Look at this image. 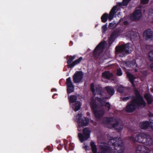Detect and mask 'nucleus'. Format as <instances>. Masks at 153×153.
<instances>
[{
	"label": "nucleus",
	"mask_w": 153,
	"mask_h": 153,
	"mask_svg": "<svg viewBox=\"0 0 153 153\" xmlns=\"http://www.w3.org/2000/svg\"><path fill=\"white\" fill-rule=\"evenodd\" d=\"M134 94L135 97L127 104L125 108V111L128 113H133L137 108H144L146 106V103L139 91L135 90Z\"/></svg>",
	"instance_id": "obj_1"
},
{
	"label": "nucleus",
	"mask_w": 153,
	"mask_h": 153,
	"mask_svg": "<svg viewBox=\"0 0 153 153\" xmlns=\"http://www.w3.org/2000/svg\"><path fill=\"white\" fill-rule=\"evenodd\" d=\"M102 123L107 128H114L115 130L118 132L121 131L123 128V125L112 117H105L101 120Z\"/></svg>",
	"instance_id": "obj_2"
},
{
	"label": "nucleus",
	"mask_w": 153,
	"mask_h": 153,
	"mask_svg": "<svg viewBox=\"0 0 153 153\" xmlns=\"http://www.w3.org/2000/svg\"><path fill=\"white\" fill-rule=\"evenodd\" d=\"M130 139L133 142H138L143 143H146V144L149 146H151L152 143V140L149 134H137L134 136L132 135Z\"/></svg>",
	"instance_id": "obj_3"
},
{
	"label": "nucleus",
	"mask_w": 153,
	"mask_h": 153,
	"mask_svg": "<svg viewBox=\"0 0 153 153\" xmlns=\"http://www.w3.org/2000/svg\"><path fill=\"white\" fill-rule=\"evenodd\" d=\"M132 50V48L129 43L117 46L115 49L116 51L119 54V56L122 57L130 53Z\"/></svg>",
	"instance_id": "obj_4"
},
{
	"label": "nucleus",
	"mask_w": 153,
	"mask_h": 153,
	"mask_svg": "<svg viewBox=\"0 0 153 153\" xmlns=\"http://www.w3.org/2000/svg\"><path fill=\"white\" fill-rule=\"evenodd\" d=\"M90 105L95 118L98 120L100 119L104 115L105 112L102 110H98V105L93 97H92L91 99Z\"/></svg>",
	"instance_id": "obj_5"
},
{
	"label": "nucleus",
	"mask_w": 153,
	"mask_h": 153,
	"mask_svg": "<svg viewBox=\"0 0 153 153\" xmlns=\"http://www.w3.org/2000/svg\"><path fill=\"white\" fill-rule=\"evenodd\" d=\"M117 6H114L111 10L109 14L107 13H104L101 17L102 22L103 23H105L107 21L108 19L109 21L112 20L117 12Z\"/></svg>",
	"instance_id": "obj_6"
},
{
	"label": "nucleus",
	"mask_w": 153,
	"mask_h": 153,
	"mask_svg": "<svg viewBox=\"0 0 153 153\" xmlns=\"http://www.w3.org/2000/svg\"><path fill=\"white\" fill-rule=\"evenodd\" d=\"M76 122L79 127L86 126L89 122V119L87 117H84V119L82 118V113H79L76 117Z\"/></svg>",
	"instance_id": "obj_7"
},
{
	"label": "nucleus",
	"mask_w": 153,
	"mask_h": 153,
	"mask_svg": "<svg viewBox=\"0 0 153 153\" xmlns=\"http://www.w3.org/2000/svg\"><path fill=\"white\" fill-rule=\"evenodd\" d=\"M106 43L105 41L100 42L96 47L93 53V56L95 59L98 58L100 55V50L104 48Z\"/></svg>",
	"instance_id": "obj_8"
},
{
	"label": "nucleus",
	"mask_w": 153,
	"mask_h": 153,
	"mask_svg": "<svg viewBox=\"0 0 153 153\" xmlns=\"http://www.w3.org/2000/svg\"><path fill=\"white\" fill-rule=\"evenodd\" d=\"M66 85L67 86V91L68 94H70L74 91V86L71 81V77H68L66 79Z\"/></svg>",
	"instance_id": "obj_9"
},
{
	"label": "nucleus",
	"mask_w": 153,
	"mask_h": 153,
	"mask_svg": "<svg viewBox=\"0 0 153 153\" xmlns=\"http://www.w3.org/2000/svg\"><path fill=\"white\" fill-rule=\"evenodd\" d=\"M83 74L82 71H77L74 74L73 80L74 83H79L82 80Z\"/></svg>",
	"instance_id": "obj_10"
},
{
	"label": "nucleus",
	"mask_w": 153,
	"mask_h": 153,
	"mask_svg": "<svg viewBox=\"0 0 153 153\" xmlns=\"http://www.w3.org/2000/svg\"><path fill=\"white\" fill-rule=\"evenodd\" d=\"M143 38L148 40L150 39L153 41V31L150 29L145 30L143 33Z\"/></svg>",
	"instance_id": "obj_11"
},
{
	"label": "nucleus",
	"mask_w": 153,
	"mask_h": 153,
	"mask_svg": "<svg viewBox=\"0 0 153 153\" xmlns=\"http://www.w3.org/2000/svg\"><path fill=\"white\" fill-rule=\"evenodd\" d=\"M141 16V10L140 9H136L131 16L132 20L134 21L139 20Z\"/></svg>",
	"instance_id": "obj_12"
},
{
	"label": "nucleus",
	"mask_w": 153,
	"mask_h": 153,
	"mask_svg": "<svg viewBox=\"0 0 153 153\" xmlns=\"http://www.w3.org/2000/svg\"><path fill=\"white\" fill-rule=\"evenodd\" d=\"M150 150L148 148L143 145H139L136 148V153H149Z\"/></svg>",
	"instance_id": "obj_13"
},
{
	"label": "nucleus",
	"mask_w": 153,
	"mask_h": 153,
	"mask_svg": "<svg viewBox=\"0 0 153 153\" xmlns=\"http://www.w3.org/2000/svg\"><path fill=\"white\" fill-rule=\"evenodd\" d=\"M141 128L143 129H146L150 126V123L148 121H143L140 122L139 124Z\"/></svg>",
	"instance_id": "obj_14"
},
{
	"label": "nucleus",
	"mask_w": 153,
	"mask_h": 153,
	"mask_svg": "<svg viewBox=\"0 0 153 153\" xmlns=\"http://www.w3.org/2000/svg\"><path fill=\"white\" fill-rule=\"evenodd\" d=\"M126 64L128 67L132 68H135L137 66L136 61L134 60H133L131 61L127 62H126Z\"/></svg>",
	"instance_id": "obj_15"
},
{
	"label": "nucleus",
	"mask_w": 153,
	"mask_h": 153,
	"mask_svg": "<svg viewBox=\"0 0 153 153\" xmlns=\"http://www.w3.org/2000/svg\"><path fill=\"white\" fill-rule=\"evenodd\" d=\"M82 59V57H80L78 59L76 60L73 62L71 64L68 66V68H71L74 66L75 65L79 64Z\"/></svg>",
	"instance_id": "obj_16"
},
{
	"label": "nucleus",
	"mask_w": 153,
	"mask_h": 153,
	"mask_svg": "<svg viewBox=\"0 0 153 153\" xmlns=\"http://www.w3.org/2000/svg\"><path fill=\"white\" fill-rule=\"evenodd\" d=\"M144 97L147 101V103L149 105L151 104L153 101V100L150 95L148 93H146L145 94Z\"/></svg>",
	"instance_id": "obj_17"
},
{
	"label": "nucleus",
	"mask_w": 153,
	"mask_h": 153,
	"mask_svg": "<svg viewBox=\"0 0 153 153\" xmlns=\"http://www.w3.org/2000/svg\"><path fill=\"white\" fill-rule=\"evenodd\" d=\"M105 89L107 93L111 96H112L114 93V89L113 87L109 86H106Z\"/></svg>",
	"instance_id": "obj_18"
},
{
	"label": "nucleus",
	"mask_w": 153,
	"mask_h": 153,
	"mask_svg": "<svg viewBox=\"0 0 153 153\" xmlns=\"http://www.w3.org/2000/svg\"><path fill=\"white\" fill-rule=\"evenodd\" d=\"M78 137L80 142H82L90 137V134H79Z\"/></svg>",
	"instance_id": "obj_19"
},
{
	"label": "nucleus",
	"mask_w": 153,
	"mask_h": 153,
	"mask_svg": "<svg viewBox=\"0 0 153 153\" xmlns=\"http://www.w3.org/2000/svg\"><path fill=\"white\" fill-rule=\"evenodd\" d=\"M113 74L109 71H106L102 73V76L106 79H110Z\"/></svg>",
	"instance_id": "obj_20"
},
{
	"label": "nucleus",
	"mask_w": 153,
	"mask_h": 153,
	"mask_svg": "<svg viewBox=\"0 0 153 153\" xmlns=\"http://www.w3.org/2000/svg\"><path fill=\"white\" fill-rule=\"evenodd\" d=\"M81 107V102L79 101H77L73 104V108L75 111H78Z\"/></svg>",
	"instance_id": "obj_21"
},
{
	"label": "nucleus",
	"mask_w": 153,
	"mask_h": 153,
	"mask_svg": "<svg viewBox=\"0 0 153 153\" xmlns=\"http://www.w3.org/2000/svg\"><path fill=\"white\" fill-rule=\"evenodd\" d=\"M70 103H76L77 100V97L75 95H71L68 98Z\"/></svg>",
	"instance_id": "obj_22"
},
{
	"label": "nucleus",
	"mask_w": 153,
	"mask_h": 153,
	"mask_svg": "<svg viewBox=\"0 0 153 153\" xmlns=\"http://www.w3.org/2000/svg\"><path fill=\"white\" fill-rule=\"evenodd\" d=\"M116 37L112 32L108 39V43L109 45H111L112 42L114 41Z\"/></svg>",
	"instance_id": "obj_23"
},
{
	"label": "nucleus",
	"mask_w": 153,
	"mask_h": 153,
	"mask_svg": "<svg viewBox=\"0 0 153 153\" xmlns=\"http://www.w3.org/2000/svg\"><path fill=\"white\" fill-rule=\"evenodd\" d=\"M127 76L128 77L130 82L133 85H134V80L135 79L134 76L131 74L128 73L127 74Z\"/></svg>",
	"instance_id": "obj_24"
},
{
	"label": "nucleus",
	"mask_w": 153,
	"mask_h": 153,
	"mask_svg": "<svg viewBox=\"0 0 153 153\" xmlns=\"http://www.w3.org/2000/svg\"><path fill=\"white\" fill-rule=\"evenodd\" d=\"M92 150L93 153H97V149L96 146L94 142L92 141L90 143Z\"/></svg>",
	"instance_id": "obj_25"
},
{
	"label": "nucleus",
	"mask_w": 153,
	"mask_h": 153,
	"mask_svg": "<svg viewBox=\"0 0 153 153\" xmlns=\"http://www.w3.org/2000/svg\"><path fill=\"white\" fill-rule=\"evenodd\" d=\"M76 57V56L75 55H74L73 56H69V58L68 59V61L67 62V63L68 64V66L69 65L71 64L72 63L71 62L72 61L75 59V57Z\"/></svg>",
	"instance_id": "obj_26"
},
{
	"label": "nucleus",
	"mask_w": 153,
	"mask_h": 153,
	"mask_svg": "<svg viewBox=\"0 0 153 153\" xmlns=\"http://www.w3.org/2000/svg\"><path fill=\"white\" fill-rule=\"evenodd\" d=\"M136 34V33L134 32L132 30L129 31L127 33V35L128 36L131 38H133Z\"/></svg>",
	"instance_id": "obj_27"
},
{
	"label": "nucleus",
	"mask_w": 153,
	"mask_h": 153,
	"mask_svg": "<svg viewBox=\"0 0 153 153\" xmlns=\"http://www.w3.org/2000/svg\"><path fill=\"white\" fill-rule=\"evenodd\" d=\"M96 92L98 95H102V88L99 86V85L97 86L96 87Z\"/></svg>",
	"instance_id": "obj_28"
},
{
	"label": "nucleus",
	"mask_w": 153,
	"mask_h": 153,
	"mask_svg": "<svg viewBox=\"0 0 153 153\" xmlns=\"http://www.w3.org/2000/svg\"><path fill=\"white\" fill-rule=\"evenodd\" d=\"M105 98L107 99V97H105V98L103 97L102 98H101L99 97H96V99L97 101L101 104L105 102Z\"/></svg>",
	"instance_id": "obj_29"
},
{
	"label": "nucleus",
	"mask_w": 153,
	"mask_h": 153,
	"mask_svg": "<svg viewBox=\"0 0 153 153\" xmlns=\"http://www.w3.org/2000/svg\"><path fill=\"white\" fill-rule=\"evenodd\" d=\"M116 26V23L114 22H113L109 24L108 27L110 28L113 29L115 28Z\"/></svg>",
	"instance_id": "obj_30"
},
{
	"label": "nucleus",
	"mask_w": 153,
	"mask_h": 153,
	"mask_svg": "<svg viewBox=\"0 0 153 153\" xmlns=\"http://www.w3.org/2000/svg\"><path fill=\"white\" fill-rule=\"evenodd\" d=\"M83 134H90L91 132L90 130L87 128H86L84 129L83 131Z\"/></svg>",
	"instance_id": "obj_31"
},
{
	"label": "nucleus",
	"mask_w": 153,
	"mask_h": 153,
	"mask_svg": "<svg viewBox=\"0 0 153 153\" xmlns=\"http://www.w3.org/2000/svg\"><path fill=\"white\" fill-rule=\"evenodd\" d=\"M90 90L91 91L93 94L95 93V90L94 89V85L93 83H92L91 84Z\"/></svg>",
	"instance_id": "obj_32"
},
{
	"label": "nucleus",
	"mask_w": 153,
	"mask_h": 153,
	"mask_svg": "<svg viewBox=\"0 0 153 153\" xmlns=\"http://www.w3.org/2000/svg\"><path fill=\"white\" fill-rule=\"evenodd\" d=\"M149 59L151 61H153V51H150L149 55Z\"/></svg>",
	"instance_id": "obj_33"
},
{
	"label": "nucleus",
	"mask_w": 153,
	"mask_h": 153,
	"mask_svg": "<svg viewBox=\"0 0 153 153\" xmlns=\"http://www.w3.org/2000/svg\"><path fill=\"white\" fill-rule=\"evenodd\" d=\"M134 97H134L133 96H128L123 98V100L124 101H126L127 100H128L129 99H133Z\"/></svg>",
	"instance_id": "obj_34"
},
{
	"label": "nucleus",
	"mask_w": 153,
	"mask_h": 153,
	"mask_svg": "<svg viewBox=\"0 0 153 153\" xmlns=\"http://www.w3.org/2000/svg\"><path fill=\"white\" fill-rule=\"evenodd\" d=\"M115 36H118L120 33V31L119 30H116L112 32Z\"/></svg>",
	"instance_id": "obj_35"
},
{
	"label": "nucleus",
	"mask_w": 153,
	"mask_h": 153,
	"mask_svg": "<svg viewBox=\"0 0 153 153\" xmlns=\"http://www.w3.org/2000/svg\"><path fill=\"white\" fill-rule=\"evenodd\" d=\"M115 36H118L120 33V31L119 30H116L112 32Z\"/></svg>",
	"instance_id": "obj_36"
},
{
	"label": "nucleus",
	"mask_w": 153,
	"mask_h": 153,
	"mask_svg": "<svg viewBox=\"0 0 153 153\" xmlns=\"http://www.w3.org/2000/svg\"><path fill=\"white\" fill-rule=\"evenodd\" d=\"M117 91L120 93H123L124 91V89L123 87H118L117 90Z\"/></svg>",
	"instance_id": "obj_37"
},
{
	"label": "nucleus",
	"mask_w": 153,
	"mask_h": 153,
	"mask_svg": "<svg viewBox=\"0 0 153 153\" xmlns=\"http://www.w3.org/2000/svg\"><path fill=\"white\" fill-rule=\"evenodd\" d=\"M122 74V72L120 68H119L117 69V75L118 76H121Z\"/></svg>",
	"instance_id": "obj_38"
},
{
	"label": "nucleus",
	"mask_w": 153,
	"mask_h": 153,
	"mask_svg": "<svg viewBox=\"0 0 153 153\" xmlns=\"http://www.w3.org/2000/svg\"><path fill=\"white\" fill-rule=\"evenodd\" d=\"M107 23L103 25L102 27V33H105L107 30Z\"/></svg>",
	"instance_id": "obj_39"
},
{
	"label": "nucleus",
	"mask_w": 153,
	"mask_h": 153,
	"mask_svg": "<svg viewBox=\"0 0 153 153\" xmlns=\"http://www.w3.org/2000/svg\"><path fill=\"white\" fill-rule=\"evenodd\" d=\"M105 106L106 108H108V111H109L110 110L111 105L109 102H107L105 105Z\"/></svg>",
	"instance_id": "obj_40"
},
{
	"label": "nucleus",
	"mask_w": 153,
	"mask_h": 153,
	"mask_svg": "<svg viewBox=\"0 0 153 153\" xmlns=\"http://www.w3.org/2000/svg\"><path fill=\"white\" fill-rule=\"evenodd\" d=\"M149 0H140V3L143 4H148Z\"/></svg>",
	"instance_id": "obj_41"
},
{
	"label": "nucleus",
	"mask_w": 153,
	"mask_h": 153,
	"mask_svg": "<svg viewBox=\"0 0 153 153\" xmlns=\"http://www.w3.org/2000/svg\"><path fill=\"white\" fill-rule=\"evenodd\" d=\"M150 125L151 126V128L152 129H153V120H151V119H150Z\"/></svg>",
	"instance_id": "obj_42"
},
{
	"label": "nucleus",
	"mask_w": 153,
	"mask_h": 153,
	"mask_svg": "<svg viewBox=\"0 0 153 153\" xmlns=\"http://www.w3.org/2000/svg\"><path fill=\"white\" fill-rule=\"evenodd\" d=\"M150 67L152 70L153 71V63L150 65Z\"/></svg>",
	"instance_id": "obj_43"
},
{
	"label": "nucleus",
	"mask_w": 153,
	"mask_h": 153,
	"mask_svg": "<svg viewBox=\"0 0 153 153\" xmlns=\"http://www.w3.org/2000/svg\"><path fill=\"white\" fill-rule=\"evenodd\" d=\"M150 13L152 14H153V8H151L149 10Z\"/></svg>",
	"instance_id": "obj_44"
},
{
	"label": "nucleus",
	"mask_w": 153,
	"mask_h": 153,
	"mask_svg": "<svg viewBox=\"0 0 153 153\" xmlns=\"http://www.w3.org/2000/svg\"><path fill=\"white\" fill-rule=\"evenodd\" d=\"M51 92H53V91H56V89L55 88H52L51 89Z\"/></svg>",
	"instance_id": "obj_45"
},
{
	"label": "nucleus",
	"mask_w": 153,
	"mask_h": 153,
	"mask_svg": "<svg viewBox=\"0 0 153 153\" xmlns=\"http://www.w3.org/2000/svg\"><path fill=\"white\" fill-rule=\"evenodd\" d=\"M131 0H123V1H126L127 3H128Z\"/></svg>",
	"instance_id": "obj_46"
},
{
	"label": "nucleus",
	"mask_w": 153,
	"mask_h": 153,
	"mask_svg": "<svg viewBox=\"0 0 153 153\" xmlns=\"http://www.w3.org/2000/svg\"><path fill=\"white\" fill-rule=\"evenodd\" d=\"M73 42L72 41H70V42H69V44L70 45H73Z\"/></svg>",
	"instance_id": "obj_47"
},
{
	"label": "nucleus",
	"mask_w": 153,
	"mask_h": 153,
	"mask_svg": "<svg viewBox=\"0 0 153 153\" xmlns=\"http://www.w3.org/2000/svg\"><path fill=\"white\" fill-rule=\"evenodd\" d=\"M134 69V71L135 72H136L137 71V69L136 68H133Z\"/></svg>",
	"instance_id": "obj_48"
},
{
	"label": "nucleus",
	"mask_w": 153,
	"mask_h": 153,
	"mask_svg": "<svg viewBox=\"0 0 153 153\" xmlns=\"http://www.w3.org/2000/svg\"><path fill=\"white\" fill-rule=\"evenodd\" d=\"M150 91L152 92L153 93V88H150Z\"/></svg>",
	"instance_id": "obj_49"
},
{
	"label": "nucleus",
	"mask_w": 153,
	"mask_h": 153,
	"mask_svg": "<svg viewBox=\"0 0 153 153\" xmlns=\"http://www.w3.org/2000/svg\"><path fill=\"white\" fill-rule=\"evenodd\" d=\"M149 116L150 117H151H151H152V116H153V114H150L149 115Z\"/></svg>",
	"instance_id": "obj_50"
},
{
	"label": "nucleus",
	"mask_w": 153,
	"mask_h": 153,
	"mask_svg": "<svg viewBox=\"0 0 153 153\" xmlns=\"http://www.w3.org/2000/svg\"><path fill=\"white\" fill-rule=\"evenodd\" d=\"M75 36V35H73L72 36V37L73 38H74Z\"/></svg>",
	"instance_id": "obj_51"
},
{
	"label": "nucleus",
	"mask_w": 153,
	"mask_h": 153,
	"mask_svg": "<svg viewBox=\"0 0 153 153\" xmlns=\"http://www.w3.org/2000/svg\"><path fill=\"white\" fill-rule=\"evenodd\" d=\"M87 115H88L89 114V112H87Z\"/></svg>",
	"instance_id": "obj_52"
},
{
	"label": "nucleus",
	"mask_w": 153,
	"mask_h": 153,
	"mask_svg": "<svg viewBox=\"0 0 153 153\" xmlns=\"http://www.w3.org/2000/svg\"><path fill=\"white\" fill-rule=\"evenodd\" d=\"M127 22H127H127V21H126L125 22H124V25H125V24H125V22Z\"/></svg>",
	"instance_id": "obj_53"
},
{
	"label": "nucleus",
	"mask_w": 153,
	"mask_h": 153,
	"mask_svg": "<svg viewBox=\"0 0 153 153\" xmlns=\"http://www.w3.org/2000/svg\"><path fill=\"white\" fill-rule=\"evenodd\" d=\"M54 95L55 94H54L52 96V97L53 98H54Z\"/></svg>",
	"instance_id": "obj_54"
},
{
	"label": "nucleus",
	"mask_w": 153,
	"mask_h": 153,
	"mask_svg": "<svg viewBox=\"0 0 153 153\" xmlns=\"http://www.w3.org/2000/svg\"><path fill=\"white\" fill-rule=\"evenodd\" d=\"M139 134H145L144 133H139Z\"/></svg>",
	"instance_id": "obj_55"
},
{
	"label": "nucleus",
	"mask_w": 153,
	"mask_h": 153,
	"mask_svg": "<svg viewBox=\"0 0 153 153\" xmlns=\"http://www.w3.org/2000/svg\"><path fill=\"white\" fill-rule=\"evenodd\" d=\"M78 134H82L81 133H79Z\"/></svg>",
	"instance_id": "obj_56"
},
{
	"label": "nucleus",
	"mask_w": 153,
	"mask_h": 153,
	"mask_svg": "<svg viewBox=\"0 0 153 153\" xmlns=\"http://www.w3.org/2000/svg\"><path fill=\"white\" fill-rule=\"evenodd\" d=\"M152 23H153V18H152Z\"/></svg>",
	"instance_id": "obj_57"
},
{
	"label": "nucleus",
	"mask_w": 153,
	"mask_h": 153,
	"mask_svg": "<svg viewBox=\"0 0 153 153\" xmlns=\"http://www.w3.org/2000/svg\"><path fill=\"white\" fill-rule=\"evenodd\" d=\"M85 148H86V147H87V146H85Z\"/></svg>",
	"instance_id": "obj_58"
}]
</instances>
